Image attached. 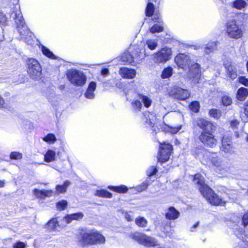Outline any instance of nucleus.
<instances>
[{
    "label": "nucleus",
    "instance_id": "nucleus-1",
    "mask_svg": "<svg viewBox=\"0 0 248 248\" xmlns=\"http://www.w3.org/2000/svg\"><path fill=\"white\" fill-rule=\"evenodd\" d=\"M13 0V7H11L10 15V17L15 20L16 29L19 34V39L29 45H31L33 42L32 33L25 23L20 5L18 3V0Z\"/></svg>",
    "mask_w": 248,
    "mask_h": 248
},
{
    "label": "nucleus",
    "instance_id": "nucleus-2",
    "mask_svg": "<svg viewBox=\"0 0 248 248\" xmlns=\"http://www.w3.org/2000/svg\"><path fill=\"white\" fill-rule=\"evenodd\" d=\"M197 124L203 130L199 137V140L207 147H215L217 141L212 134L213 130L215 127L214 124L205 119L201 118L197 120Z\"/></svg>",
    "mask_w": 248,
    "mask_h": 248
},
{
    "label": "nucleus",
    "instance_id": "nucleus-3",
    "mask_svg": "<svg viewBox=\"0 0 248 248\" xmlns=\"http://www.w3.org/2000/svg\"><path fill=\"white\" fill-rule=\"evenodd\" d=\"M202 162L205 165L209 166L212 164L216 168L217 171H227L228 168L226 162L218 158L216 153L205 152L203 154Z\"/></svg>",
    "mask_w": 248,
    "mask_h": 248
},
{
    "label": "nucleus",
    "instance_id": "nucleus-4",
    "mask_svg": "<svg viewBox=\"0 0 248 248\" xmlns=\"http://www.w3.org/2000/svg\"><path fill=\"white\" fill-rule=\"evenodd\" d=\"M80 242L83 246L104 244L105 238L97 231L92 230L81 234Z\"/></svg>",
    "mask_w": 248,
    "mask_h": 248
},
{
    "label": "nucleus",
    "instance_id": "nucleus-5",
    "mask_svg": "<svg viewBox=\"0 0 248 248\" xmlns=\"http://www.w3.org/2000/svg\"><path fill=\"white\" fill-rule=\"evenodd\" d=\"M226 33L228 36L235 39L240 38L243 35L242 26L234 19H229L226 24Z\"/></svg>",
    "mask_w": 248,
    "mask_h": 248
},
{
    "label": "nucleus",
    "instance_id": "nucleus-6",
    "mask_svg": "<svg viewBox=\"0 0 248 248\" xmlns=\"http://www.w3.org/2000/svg\"><path fill=\"white\" fill-rule=\"evenodd\" d=\"M240 224H242V214L234 213L231 217L230 226L233 230L236 236L243 243L244 236H245V231L242 228H240Z\"/></svg>",
    "mask_w": 248,
    "mask_h": 248
},
{
    "label": "nucleus",
    "instance_id": "nucleus-7",
    "mask_svg": "<svg viewBox=\"0 0 248 248\" xmlns=\"http://www.w3.org/2000/svg\"><path fill=\"white\" fill-rule=\"evenodd\" d=\"M67 78L70 82L76 86H82L86 81V77L83 72L76 69L68 70L66 73Z\"/></svg>",
    "mask_w": 248,
    "mask_h": 248
},
{
    "label": "nucleus",
    "instance_id": "nucleus-8",
    "mask_svg": "<svg viewBox=\"0 0 248 248\" xmlns=\"http://www.w3.org/2000/svg\"><path fill=\"white\" fill-rule=\"evenodd\" d=\"M27 72L30 77L34 79L40 78L42 74V68L39 62L35 59L29 58L26 61Z\"/></svg>",
    "mask_w": 248,
    "mask_h": 248
},
{
    "label": "nucleus",
    "instance_id": "nucleus-9",
    "mask_svg": "<svg viewBox=\"0 0 248 248\" xmlns=\"http://www.w3.org/2000/svg\"><path fill=\"white\" fill-rule=\"evenodd\" d=\"M130 238L145 246L151 247L157 245V241L155 238L149 236L144 233L135 232L129 235Z\"/></svg>",
    "mask_w": 248,
    "mask_h": 248
},
{
    "label": "nucleus",
    "instance_id": "nucleus-10",
    "mask_svg": "<svg viewBox=\"0 0 248 248\" xmlns=\"http://www.w3.org/2000/svg\"><path fill=\"white\" fill-rule=\"evenodd\" d=\"M172 51L170 48L165 46L153 55V60L156 63H164L170 59Z\"/></svg>",
    "mask_w": 248,
    "mask_h": 248
},
{
    "label": "nucleus",
    "instance_id": "nucleus-11",
    "mask_svg": "<svg viewBox=\"0 0 248 248\" xmlns=\"http://www.w3.org/2000/svg\"><path fill=\"white\" fill-rule=\"evenodd\" d=\"M160 148L157 156L158 161L165 163L168 161L172 150V146L169 143H160Z\"/></svg>",
    "mask_w": 248,
    "mask_h": 248
},
{
    "label": "nucleus",
    "instance_id": "nucleus-12",
    "mask_svg": "<svg viewBox=\"0 0 248 248\" xmlns=\"http://www.w3.org/2000/svg\"><path fill=\"white\" fill-rule=\"evenodd\" d=\"M202 195L213 205L224 206L226 203L224 200L217 195L210 187L209 190L205 191Z\"/></svg>",
    "mask_w": 248,
    "mask_h": 248
},
{
    "label": "nucleus",
    "instance_id": "nucleus-13",
    "mask_svg": "<svg viewBox=\"0 0 248 248\" xmlns=\"http://www.w3.org/2000/svg\"><path fill=\"white\" fill-rule=\"evenodd\" d=\"M175 62L177 66L184 70H187L189 67L192 63L189 55L185 53L178 54L174 59Z\"/></svg>",
    "mask_w": 248,
    "mask_h": 248
},
{
    "label": "nucleus",
    "instance_id": "nucleus-14",
    "mask_svg": "<svg viewBox=\"0 0 248 248\" xmlns=\"http://www.w3.org/2000/svg\"><path fill=\"white\" fill-rule=\"evenodd\" d=\"M125 94L127 97V100L130 99V97L132 96L134 97H136L137 96L139 99L141 100L144 106L146 108H149L152 105V100L149 96L141 93H139L133 89L125 90Z\"/></svg>",
    "mask_w": 248,
    "mask_h": 248
},
{
    "label": "nucleus",
    "instance_id": "nucleus-15",
    "mask_svg": "<svg viewBox=\"0 0 248 248\" xmlns=\"http://www.w3.org/2000/svg\"><path fill=\"white\" fill-rule=\"evenodd\" d=\"M130 49H131V53L133 57L136 64L139 63L146 55L145 50L140 49L138 46L135 45L132 46Z\"/></svg>",
    "mask_w": 248,
    "mask_h": 248
},
{
    "label": "nucleus",
    "instance_id": "nucleus-16",
    "mask_svg": "<svg viewBox=\"0 0 248 248\" xmlns=\"http://www.w3.org/2000/svg\"><path fill=\"white\" fill-rule=\"evenodd\" d=\"M193 181L198 186L202 195L207 190H209L210 187L205 184L204 178L201 174H195L194 176Z\"/></svg>",
    "mask_w": 248,
    "mask_h": 248
},
{
    "label": "nucleus",
    "instance_id": "nucleus-17",
    "mask_svg": "<svg viewBox=\"0 0 248 248\" xmlns=\"http://www.w3.org/2000/svg\"><path fill=\"white\" fill-rule=\"evenodd\" d=\"M173 97L179 100H184L190 95V93L186 89H184L180 87H174L171 90Z\"/></svg>",
    "mask_w": 248,
    "mask_h": 248
},
{
    "label": "nucleus",
    "instance_id": "nucleus-18",
    "mask_svg": "<svg viewBox=\"0 0 248 248\" xmlns=\"http://www.w3.org/2000/svg\"><path fill=\"white\" fill-rule=\"evenodd\" d=\"M45 95L53 106H56L60 100V96L58 94H55L53 87L46 88L45 92Z\"/></svg>",
    "mask_w": 248,
    "mask_h": 248
},
{
    "label": "nucleus",
    "instance_id": "nucleus-19",
    "mask_svg": "<svg viewBox=\"0 0 248 248\" xmlns=\"http://www.w3.org/2000/svg\"><path fill=\"white\" fill-rule=\"evenodd\" d=\"M145 117L146 120V126L151 127L152 130L155 133L159 130L158 128H156L155 125L156 118L154 114L149 112L145 113L144 115Z\"/></svg>",
    "mask_w": 248,
    "mask_h": 248
},
{
    "label": "nucleus",
    "instance_id": "nucleus-20",
    "mask_svg": "<svg viewBox=\"0 0 248 248\" xmlns=\"http://www.w3.org/2000/svg\"><path fill=\"white\" fill-rule=\"evenodd\" d=\"M187 70V76L190 78H198L201 75V67L197 63H192Z\"/></svg>",
    "mask_w": 248,
    "mask_h": 248
},
{
    "label": "nucleus",
    "instance_id": "nucleus-21",
    "mask_svg": "<svg viewBox=\"0 0 248 248\" xmlns=\"http://www.w3.org/2000/svg\"><path fill=\"white\" fill-rule=\"evenodd\" d=\"M119 73L122 78L126 79H133L136 75V71L135 69L127 67L120 68Z\"/></svg>",
    "mask_w": 248,
    "mask_h": 248
},
{
    "label": "nucleus",
    "instance_id": "nucleus-22",
    "mask_svg": "<svg viewBox=\"0 0 248 248\" xmlns=\"http://www.w3.org/2000/svg\"><path fill=\"white\" fill-rule=\"evenodd\" d=\"M224 65L227 76L232 79H235L238 76L236 67L234 65L229 63H225Z\"/></svg>",
    "mask_w": 248,
    "mask_h": 248
},
{
    "label": "nucleus",
    "instance_id": "nucleus-23",
    "mask_svg": "<svg viewBox=\"0 0 248 248\" xmlns=\"http://www.w3.org/2000/svg\"><path fill=\"white\" fill-rule=\"evenodd\" d=\"M33 193L38 198L44 199L46 197H50L52 196L53 191L49 190H39L35 189Z\"/></svg>",
    "mask_w": 248,
    "mask_h": 248
},
{
    "label": "nucleus",
    "instance_id": "nucleus-24",
    "mask_svg": "<svg viewBox=\"0 0 248 248\" xmlns=\"http://www.w3.org/2000/svg\"><path fill=\"white\" fill-rule=\"evenodd\" d=\"M96 84L93 81L90 83L87 91L84 93L85 97L89 99H93L94 98L95 94L94 92L96 89Z\"/></svg>",
    "mask_w": 248,
    "mask_h": 248
},
{
    "label": "nucleus",
    "instance_id": "nucleus-25",
    "mask_svg": "<svg viewBox=\"0 0 248 248\" xmlns=\"http://www.w3.org/2000/svg\"><path fill=\"white\" fill-rule=\"evenodd\" d=\"M180 213L173 207H170L166 213L165 217L169 220H174L178 218Z\"/></svg>",
    "mask_w": 248,
    "mask_h": 248
},
{
    "label": "nucleus",
    "instance_id": "nucleus-26",
    "mask_svg": "<svg viewBox=\"0 0 248 248\" xmlns=\"http://www.w3.org/2000/svg\"><path fill=\"white\" fill-rule=\"evenodd\" d=\"M83 216L84 215L82 213L79 212L67 215L64 217V219L67 223H69L73 220H78L82 219Z\"/></svg>",
    "mask_w": 248,
    "mask_h": 248
},
{
    "label": "nucleus",
    "instance_id": "nucleus-27",
    "mask_svg": "<svg viewBox=\"0 0 248 248\" xmlns=\"http://www.w3.org/2000/svg\"><path fill=\"white\" fill-rule=\"evenodd\" d=\"M121 59L123 62H126L132 65H136L133 57L131 52L128 51L124 52L122 56Z\"/></svg>",
    "mask_w": 248,
    "mask_h": 248
},
{
    "label": "nucleus",
    "instance_id": "nucleus-28",
    "mask_svg": "<svg viewBox=\"0 0 248 248\" xmlns=\"http://www.w3.org/2000/svg\"><path fill=\"white\" fill-rule=\"evenodd\" d=\"M248 95V89L244 88H240L237 92L236 97L239 101H244Z\"/></svg>",
    "mask_w": 248,
    "mask_h": 248
},
{
    "label": "nucleus",
    "instance_id": "nucleus-29",
    "mask_svg": "<svg viewBox=\"0 0 248 248\" xmlns=\"http://www.w3.org/2000/svg\"><path fill=\"white\" fill-rule=\"evenodd\" d=\"M70 182L68 180L65 181L62 185H57L56 186V193L59 194L60 193H65L68 186L70 185Z\"/></svg>",
    "mask_w": 248,
    "mask_h": 248
},
{
    "label": "nucleus",
    "instance_id": "nucleus-30",
    "mask_svg": "<svg viewBox=\"0 0 248 248\" xmlns=\"http://www.w3.org/2000/svg\"><path fill=\"white\" fill-rule=\"evenodd\" d=\"M247 5L246 2L244 0H235L231 3L232 7L237 10H241Z\"/></svg>",
    "mask_w": 248,
    "mask_h": 248
},
{
    "label": "nucleus",
    "instance_id": "nucleus-31",
    "mask_svg": "<svg viewBox=\"0 0 248 248\" xmlns=\"http://www.w3.org/2000/svg\"><path fill=\"white\" fill-rule=\"evenodd\" d=\"M55 157V152L51 150H48L44 155V160L46 162H50L54 161Z\"/></svg>",
    "mask_w": 248,
    "mask_h": 248
},
{
    "label": "nucleus",
    "instance_id": "nucleus-32",
    "mask_svg": "<svg viewBox=\"0 0 248 248\" xmlns=\"http://www.w3.org/2000/svg\"><path fill=\"white\" fill-rule=\"evenodd\" d=\"M59 226V223L57 218H53L50 220L46 225L45 227L49 230H55Z\"/></svg>",
    "mask_w": 248,
    "mask_h": 248
},
{
    "label": "nucleus",
    "instance_id": "nucleus-33",
    "mask_svg": "<svg viewBox=\"0 0 248 248\" xmlns=\"http://www.w3.org/2000/svg\"><path fill=\"white\" fill-rule=\"evenodd\" d=\"M217 42H213L206 45L204 47V52L206 54H209L216 50L217 48Z\"/></svg>",
    "mask_w": 248,
    "mask_h": 248
},
{
    "label": "nucleus",
    "instance_id": "nucleus-34",
    "mask_svg": "<svg viewBox=\"0 0 248 248\" xmlns=\"http://www.w3.org/2000/svg\"><path fill=\"white\" fill-rule=\"evenodd\" d=\"M95 195L100 197L108 198H110L112 197V194L111 193L104 189L96 190Z\"/></svg>",
    "mask_w": 248,
    "mask_h": 248
},
{
    "label": "nucleus",
    "instance_id": "nucleus-35",
    "mask_svg": "<svg viewBox=\"0 0 248 248\" xmlns=\"http://www.w3.org/2000/svg\"><path fill=\"white\" fill-rule=\"evenodd\" d=\"M42 53L44 55L52 59H56V56L46 46H42L41 48Z\"/></svg>",
    "mask_w": 248,
    "mask_h": 248
},
{
    "label": "nucleus",
    "instance_id": "nucleus-36",
    "mask_svg": "<svg viewBox=\"0 0 248 248\" xmlns=\"http://www.w3.org/2000/svg\"><path fill=\"white\" fill-rule=\"evenodd\" d=\"M173 69L171 67L165 68L162 71L161 78H169L172 75Z\"/></svg>",
    "mask_w": 248,
    "mask_h": 248
},
{
    "label": "nucleus",
    "instance_id": "nucleus-37",
    "mask_svg": "<svg viewBox=\"0 0 248 248\" xmlns=\"http://www.w3.org/2000/svg\"><path fill=\"white\" fill-rule=\"evenodd\" d=\"M108 188L113 191L119 192V193H126L127 190V187L124 185H122L118 186H108Z\"/></svg>",
    "mask_w": 248,
    "mask_h": 248
},
{
    "label": "nucleus",
    "instance_id": "nucleus-38",
    "mask_svg": "<svg viewBox=\"0 0 248 248\" xmlns=\"http://www.w3.org/2000/svg\"><path fill=\"white\" fill-rule=\"evenodd\" d=\"M158 42L157 40L148 39L146 41V45L151 50H154L157 46Z\"/></svg>",
    "mask_w": 248,
    "mask_h": 248
},
{
    "label": "nucleus",
    "instance_id": "nucleus-39",
    "mask_svg": "<svg viewBox=\"0 0 248 248\" xmlns=\"http://www.w3.org/2000/svg\"><path fill=\"white\" fill-rule=\"evenodd\" d=\"M155 11V6L153 3L149 2L146 8V15L147 16H153Z\"/></svg>",
    "mask_w": 248,
    "mask_h": 248
},
{
    "label": "nucleus",
    "instance_id": "nucleus-40",
    "mask_svg": "<svg viewBox=\"0 0 248 248\" xmlns=\"http://www.w3.org/2000/svg\"><path fill=\"white\" fill-rule=\"evenodd\" d=\"M135 223L139 227H145L148 221L144 217H139L135 219Z\"/></svg>",
    "mask_w": 248,
    "mask_h": 248
},
{
    "label": "nucleus",
    "instance_id": "nucleus-41",
    "mask_svg": "<svg viewBox=\"0 0 248 248\" xmlns=\"http://www.w3.org/2000/svg\"><path fill=\"white\" fill-rule=\"evenodd\" d=\"M43 140L49 143H53L56 141L55 136L53 134H48L46 136L43 138Z\"/></svg>",
    "mask_w": 248,
    "mask_h": 248
},
{
    "label": "nucleus",
    "instance_id": "nucleus-42",
    "mask_svg": "<svg viewBox=\"0 0 248 248\" xmlns=\"http://www.w3.org/2000/svg\"><path fill=\"white\" fill-rule=\"evenodd\" d=\"M209 114L211 116L216 118L218 119L220 117L221 113L220 110L213 108L209 111Z\"/></svg>",
    "mask_w": 248,
    "mask_h": 248
},
{
    "label": "nucleus",
    "instance_id": "nucleus-43",
    "mask_svg": "<svg viewBox=\"0 0 248 248\" xmlns=\"http://www.w3.org/2000/svg\"><path fill=\"white\" fill-rule=\"evenodd\" d=\"M163 30V27L158 24H155L150 29V31L152 33L159 32Z\"/></svg>",
    "mask_w": 248,
    "mask_h": 248
},
{
    "label": "nucleus",
    "instance_id": "nucleus-44",
    "mask_svg": "<svg viewBox=\"0 0 248 248\" xmlns=\"http://www.w3.org/2000/svg\"><path fill=\"white\" fill-rule=\"evenodd\" d=\"M190 109L195 112H197L199 110L200 104L198 101L192 102L189 105Z\"/></svg>",
    "mask_w": 248,
    "mask_h": 248
},
{
    "label": "nucleus",
    "instance_id": "nucleus-45",
    "mask_svg": "<svg viewBox=\"0 0 248 248\" xmlns=\"http://www.w3.org/2000/svg\"><path fill=\"white\" fill-rule=\"evenodd\" d=\"M10 157L11 159L19 160L22 158V154L17 152H12L10 154Z\"/></svg>",
    "mask_w": 248,
    "mask_h": 248
},
{
    "label": "nucleus",
    "instance_id": "nucleus-46",
    "mask_svg": "<svg viewBox=\"0 0 248 248\" xmlns=\"http://www.w3.org/2000/svg\"><path fill=\"white\" fill-rule=\"evenodd\" d=\"M131 104L132 107L135 110L140 111L142 107L141 102L138 100L133 101Z\"/></svg>",
    "mask_w": 248,
    "mask_h": 248
},
{
    "label": "nucleus",
    "instance_id": "nucleus-47",
    "mask_svg": "<svg viewBox=\"0 0 248 248\" xmlns=\"http://www.w3.org/2000/svg\"><path fill=\"white\" fill-rule=\"evenodd\" d=\"M222 103L224 106H228L232 104V100L230 96L224 95L222 97Z\"/></svg>",
    "mask_w": 248,
    "mask_h": 248
},
{
    "label": "nucleus",
    "instance_id": "nucleus-48",
    "mask_svg": "<svg viewBox=\"0 0 248 248\" xmlns=\"http://www.w3.org/2000/svg\"><path fill=\"white\" fill-rule=\"evenodd\" d=\"M67 205V202L65 200H62L57 203L56 206L58 210H63Z\"/></svg>",
    "mask_w": 248,
    "mask_h": 248
},
{
    "label": "nucleus",
    "instance_id": "nucleus-49",
    "mask_svg": "<svg viewBox=\"0 0 248 248\" xmlns=\"http://www.w3.org/2000/svg\"><path fill=\"white\" fill-rule=\"evenodd\" d=\"M148 186L147 181H144L141 185L137 186L136 188L138 192H140L146 190Z\"/></svg>",
    "mask_w": 248,
    "mask_h": 248
},
{
    "label": "nucleus",
    "instance_id": "nucleus-50",
    "mask_svg": "<svg viewBox=\"0 0 248 248\" xmlns=\"http://www.w3.org/2000/svg\"><path fill=\"white\" fill-rule=\"evenodd\" d=\"M157 170L156 167L154 166L150 167L147 170L146 173L148 176H151L156 174Z\"/></svg>",
    "mask_w": 248,
    "mask_h": 248
},
{
    "label": "nucleus",
    "instance_id": "nucleus-51",
    "mask_svg": "<svg viewBox=\"0 0 248 248\" xmlns=\"http://www.w3.org/2000/svg\"><path fill=\"white\" fill-rule=\"evenodd\" d=\"M242 224L244 227L248 225V211L242 215Z\"/></svg>",
    "mask_w": 248,
    "mask_h": 248
},
{
    "label": "nucleus",
    "instance_id": "nucleus-52",
    "mask_svg": "<svg viewBox=\"0 0 248 248\" xmlns=\"http://www.w3.org/2000/svg\"><path fill=\"white\" fill-rule=\"evenodd\" d=\"M221 149L225 153H232L233 152L232 147L231 146V144L230 145H222L221 147Z\"/></svg>",
    "mask_w": 248,
    "mask_h": 248
},
{
    "label": "nucleus",
    "instance_id": "nucleus-53",
    "mask_svg": "<svg viewBox=\"0 0 248 248\" xmlns=\"http://www.w3.org/2000/svg\"><path fill=\"white\" fill-rule=\"evenodd\" d=\"M27 244L21 241L16 242L13 246V248H25Z\"/></svg>",
    "mask_w": 248,
    "mask_h": 248
},
{
    "label": "nucleus",
    "instance_id": "nucleus-54",
    "mask_svg": "<svg viewBox=\"0 0 248 248\" xmlns=\"http://www.w3.org/2000/svg\"><path fill=\"white\" fill-rule=\"evenodd\" d=\"M7 21V18L6 16L4 14L0 13V24L5 26L6 25Z\"/></svg>",
    "mask_w": 248,
    "mask_h": 248
},
{
    "label": "nucleus",
    "instance_id": "nucleus-55",
    "mask_svg": "<svg viewBox=\"0 0 248 248\" xmlns=\"http://www.w3.org/2000/svg\"><path fill=\"white\" fill-rule=\"evenodd\" d=\"M238 81L242 84L248 87V78L245 77H240L238 78Z\"/></svg>",
    "mask_w": 248,
    "mask_h": 248
},
{
    "label": "nucleus",
    "instance_id": "nucleus-56",
    "mask_svg": "<svg viewBox=\"0 0 248 248\" xmlns=\"http://www.w3.org/2000/svg\"><path fill=\"white\" fill-rule=\"evenodd\" d=\"M231 144V141L230 137H223L222 139V146Z\"/></svg>",
    "mask_w": 248,
    "mask_h": 248
},
{
    "label": "nucleus",
    "instance_id": "nucleus-57",
    "mask_svg": "<svg viewBox=\"0 0 248 248\" xmlns=\"http://www.w3.org/2000/svg\"><path fill=\"white\" fill-rule=\"evenodd\" d=\"M231 127L235 129L239 124V122L236 120H233L230 122Z\"/></svg>",
    "mask_w": 248,
    "mask_h": 248
},
{
    "label": "nucleus",
    "instance_id": "nucleus-58",
    "mask_svg": "<svg viewBox=\"0 0 248 248\" xmlns=\"http://www.w3.org/2000/svg\"><path fill=\"white\" fill-rule=\"evenodd\" d=\"M108 73H109V71L108 68H105L102 69L101 70V74L104 76H105L108 75Z\"/></svg>",
    "mask_w": 248,
    "mask_h": 248
},
{
    "label": "nucleus",
    "instance_id": "nucleus-59",
    "mask_svg": "<svg viewBox=\"0 0 248 248\" xmlns=\"http://www.w3.org/2000/svg\"><path fill=\"white\" fill-rule=\"evenodd\" d=\"M244 110L246 115L248 117V101L245 103L244 106Z\"/></svg>",
    "mask_w": 248,
    "mask_h": 248
},
{
    "label": "nucleus",
    "instance_id": "nucleus-60",
    "mask_svg": "<svg viewBox=\"0 0 248 248\" xmlns=\"http://www.w3.org/2000/svg\"><path fill=\"white\" fill-rule=\"evenodd\" d=\"M4 108V101L2 98L0 96V108Z\"/></svg>",
    "mask_w": 248,
    "mask_h": 248
},
{
    "label": "nucleus",
    "instance_id": "nucleus-61",
    "mask_svg": "<svg viewBox=\"0 0 248 248\" xmlns=\"http://www.w3.org/2000/svg\"><path fill=\"white\" fill-rule=\"evenodd\" d=\"M234 248H248V245L246 244L245 247H243L242 244H239V245L235 246Z\"/></svg>",
    "mask_w": 248,
    "mask_h": 248
},
{
    "label": "nucleus",
    "instance_id": "nucleus-62",
    "mask_svg": "<svg viewBox=\"0 0 248 248\" xmlns=\"http://www.w3.org/2000/svg\"><path fill=\"white\" fill-rule=\"evenodd\" d=\"M152 19L155 22H160V19L157 15H155Z\"/></svg>",
    "mask_w": 248,
    "mask_h": 248
},
{
    "label": "nucleus",
    "instance_id": "nucleus-63",
    "mask_svg": "<svg viewBox=\"0 0 248 248\" xmlns=\"http://www.w3.org/2000/svg\"><path fill=\"white\" fill-rule=\"evenodd\" d=\"M125 218L128 221H131L133 220V219L131 218V216L127 214L125 215Z\"/></svg>",
    "mask_w": 248,
    "mask_h": 248
},
{
    "label": "nucleus",
    "instance_id": "nucleus-64",
    "mask_svg": "<svg viewBox=\"0 0 248 248\" xmlns=\"http://www.w3.org/2000/svg\"><path fill=\"white\" fill-rule=\"evenodd\" d=\"M199 225V222H197L196 224H195L191 228V230L190 231L191 232H193L194 230H193V229H195Z\"/></svg>",
    "mask_w": 248,
    "mask_h": 248
}]
</instances>
